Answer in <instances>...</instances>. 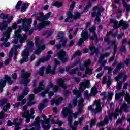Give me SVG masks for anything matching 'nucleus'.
Returning <instances> with one entry per match:
<instances>
[{
    "instance_id": "1",
    "label": "nucleus",
    "mask_w": 130,
    "mask_h": 130,
    "mask_svg": "<svg viewBox=\"0 0 130 130\" xmlns=\"http://www.w3.org/2000/svg\"><path fill=\"white\" fill-rule=\"evenodd\" d=\"M21 23H22V31L26 33H28L29 35L34 33V29H31V24H32V19L31 18H29L28 20L26 18H21L18 20L17 24H21Z\"/></svg>"
},
{
    "instance_id": "2",
    "label": "nucleus",
    "mask_w": 130,
    "mask_h": 130,
    "mask_svg": "<svg viewBox=\"0 0 130 130\" xmlns=\"http://www.w3.org/2000/svg\"><path fill=\"white\" fill-rule=\"evenodd\" d=\"M79 90L77 89L73 90L72 93L73 95H76L77 98H80L81 97V92H84V90L87 88H90V81L87 80L82 83L79 84Z\"/></svg>"
},
{
    "instance_id": "3",
    "label": "nucleus",
    "mask_w": 130,
    "mask_h": 130,
    "mask_svg": "<svg viewBox=\"0 0 130 130\" xmlns=\"http://www.w3.org/2000/svg\"><path fill=\"white\" fill-rule=\"evenodd\" d=\"M31 77V73H28L22 69L21 71V78L22 79V84H24V87H27L29 83H30V79L28 78Z\"/></svg>"
},
{
    "instance_id": "4",
    "label": "nucleus",
    "mask_w": 130,
    "mask_h": 130,
    "mask_svg": "<svg viewBox=\"0 0 130 130\" xmlns=\"http://www.w3.org/2000/svg\"><path fill=\"white\" fill-rule=\"evenodd\" d=\"M7 83H8V84L9 85H13V83H14V81L12 80L11 77L9 76L8 74L5 75L4 80H0V87L5 88Z\"/></svg>"
},
{
    "instance_id": "5",
    "label": "nucleus",
    "mask_w": 130,
    "mask_h": 130,
    "mask_svg": "<svg viewBox=\"0 0 130 130\" xmlns=\"http://www.w3.org/2000/svg\"><path fill=\"white\" fill-rule=\"evenodd\" d=\"M73 110L69 108L64 107L62 110V115L64 117H68V121H70L71 120H73V116H72V112Z\"/></svg>"
},
{
    "instance_id": "6",
    "label": "nucleus",
    "mask_w": 130,
    "mask_h": 130,
    "mask_svg": "<svg viewBox=\"0 0 130 130\" xmlns=\"http://www.w3.org/2000/svg\"><path fill=\"white\" fill-rule=\"evenodd\" d=\"M29 55H30V52L28 49H25L22 51L21 56L23 59H21L20 61V63L22 64L24 62H28L29 61Z\"/></svg>"
},
{
    "instance_id": "7",
    "label": "nucleus",
    "mask_w": 130,
    "mask_h": 130,
    "mask_svg": "<svg viewBox=\"0 0 130 130\" xmlns=\"http://www.w3.org/2000/svg\"><path fill=\"white\" fill-rule=\"evenodd\" d=\"M91 63H92V62L90 59H88L87 61H84L83 62V66L84 67H86L85 70L86 75H92V74H93V69L89 68V66H90Z\"/></svg>"
},
{
    "instance_id": "8",
    "label": "nucleus",
    "mask_w": 130,
    "mask_h": 130,
    "mask_svg": "<svg viewBox=\"0 0 130 130\" xmlns=\"http://www.w3.org/2000/svg\"><path fill=\"white\" fill-rule=\"evenodd\" d=\"M51 15V12H49L48 14L44 15L43 13H40V16H37V20L38 21H47L49 18H50V15Z\"/></svg>"
},
{
    "instance_id": "9",
    "label": "nucleus",
    "mask_w": 130,
    "mask_h": 130,
    "mask_svg": "<svg viewBox=\"0 0 130 130\" xmlns=\"http://www.w3.org/2000/svg\"><path fill=\"white\" fill-rule=\"evenodd\" d=\"M94 104L96 105L95 109L93 110L94 114H97V113H100L102 111V107H101V102L99 100H95L94 101Z\"/></svg>"
},
{
    "instance_id": "10",
    "label": "nucleus",
    "mask_w": 130,
    "mask_h": 130,
    "mask_svg": "<svg viewBox=\"0 0 130 130\" xmlns=\"http://www.w3.org/2000/svg\"><path fill=\"white\" fill-rule=\"evenodd\" d=\"M111 35L112 37L115 38L116 37V33H113V31H110L107 34V38L104 39V42H106L107 44H110L111 43V40L108 36Z\"/></svg>"
},
{
    "instance_id": "11",
    "label": "nucleus",
    "mask_w": 130,
    "mask_h": 130,
    "mask_svg": "<svg viewBox=\"0 0 130 130\" xmlns=\"http://www.w3.org/2000/svg\"><path fill=\"white\" fill-rule=\"evenodd\" d=\"M81 37L82 39L85 40V41H88L89 40V38L90 39V34H89V32L87 30V29H84L82 30L81 34Z\"/></svg>"
},
{
    "instance_id": "12",
    "label": "nucleus",
    "mask_w": 130,
    "mask_h": 130,
    "mask_svg": "<svg viewBox=\"0 0 130 130\" xmlns=\"http://www.w3.org/2000/svg\"><path fill=\"white\" fill-rule=\"evenodd\" d=\"M43 82H40L39 83V87H38L37 88H35L33 92L34 94H38V93H40L42 90H44V85H43Z\"/></svg>"
},
{
    "instance_id": "13",
    "label": "nucleus",
    "mask_w": 130,
    "mask_h": 130,
    "mask_svg": "<svg viewBox=\"0 0 130 130\" xmlns=\"http://www.w3.org/2000/svg\"><path fill=\"white\" fill-rule=\"evenodd\" d=\"M63 100V98L62 96H60L58 99H53L51 100V105H59L60 103Z\"/></svg>"
},
{
    "instance_id": "14",
    "label": "nucleus",
    "mask_w": 130,
    "mask_h": 130,
    "mask_svg": "<svg viewBox=\"0 0 130 130\" xmlns=\"http://www.w3.org/2000/svg\"><path fill=\"white\" fill-rule=\"evenodd\" d=\"M119 25L122 27L123 30H126L129 27V24L127 23V21H124L123 19H121L119 21Z\"/></svg>"
},
{
    "instance_id": "15",
    "label": "nucleus",
    "mask_w": 130,
    "mask_h": 130,
    "mask_svg": "<svg viewBox=\"0 0 130 130\" xmlns=\"http://www.w3.org/2000/svg\"><path fill=\"white\" fill-rule=\"evenodd\" d=\"M109 117L107 116H106L104 119L103 122H100V123L96 124V126L100 127V126H104L105 125H107L109 123V120L108 119Z\"/></svg>"
},
{
    "instance_id": "16",
    "label": "nucleus",
    "mask_w": 130,
    "mask_h": 130,
    "mask_svg": "<svg viewBox=\"0 0 130 130\" xmlns=\"http://www.w3.org/2000/svg\"><path fill=\"white\" fill-rule=\"evenodd\" d=\"M57 84L59 86V87L62 88V89H67L68 88V86H67L66 83H64V81L63 79H62V78H59L57 79Z\"/></svg>"
},
{
    "instance_id": "17",
    "label": "nucleus",
    "mask_w": 130,
    "mask_h": 130,
    "mask_svg": "<svg viewBox=\"0 0 130 130\" xmlns=\"http://www.w3.org/2000/svg\"><path fill=\"white\" fill-rule=\"evenodd\" d=\"M11 34L6 31L3 33V38H1V41H4L5 42H8V40L10 38Z\"/></svg>"
},
{
    "instance_id": "18",
    "label": "nucleus",
    "mask_w": 130,
    "mask_h": 130,
    "mask_svg": "<svg viewBox=\"0 0 130 130\" xmlns=\"http://www.w3.org/2000/svg\"><path fill=\"white\" fill-rule=\"evenodd\" d=\"M121 95V97H123V96H125V100L126 101V102H128V103L130 104V95L129 93L127 92L125 94V90H123L122 93H119Z\"/></svg>"
},
{
    "instance_id": "19",
    "label": "nucleus",
    "mask_w": 130,
    "mask_h": 130,
    "mask_svg": "<svg viewBox=\"0 0 130 130\" xmlns=\"http://www.w3.org/2000/svg\"><path fill=\"white\" fill-rule=\"evenodd\" d=\"M66 55H67V52L62 50H60L58 52H57L56 55H54V57L58 56L59 59H61V58H63V57H66Z\"/></svg>"
},
{
    "instance_id": "20",
    "label": "nucleus",
    "mask_w": 130,
    "mask_h": 130,
    "mask_svg": "<svg viewBox=\"0 0 130 130\" xmlns=\"http://www.w3.org/2000/svg\"><path fill=\"white\" fill-rule=\"evenodd\" d=\"M89 50L91 51V53L90 54V56H93L95 53H99V48H95L94 46L89 47Z\"/></svg>"
},
{
    "instance_id": "21",
    "label": "nucleus",
    "mask_w": 130,
    "mask_h": 130,
    "mask_svg": "<svg viewBox=\"0 0 130 130\" xmlns=\"http://www.w3.org/2000/svg\"><path fill=\"white\" fill-rule=\"evenodd\" d=\"M110 22L111 23L114 24L113 28L116 29V30H117L120 27V25L118 24V21L115 19H111Z\"/></svg>"
},
{
    "instance_id": "22",
    "label": "nucleus",
    "mask_w": 130,
    "mask_h": 130,
    "mask_svg": "<svg viewBox=\"0 0 130 130\" xmlns=\"http://www.w3.org/2000/svg\"><path fill=\"white\" fill-rule=\"evenodd\" d=\"M29 6H30V3L25 2L23 3L21 7V12L25 13L26 12V10L29 8Z\"/></svg>"
},
{
    "instance_id": "23",
    "label": "nucleus",
    "mask_w": 130,
    "mask_h": 130,
    "mask_svg": "<svg viewBox=\"0 0 130 130\" xmlns=\"http://www.w3.org/2000/svg\"><path fill=\"white\" fill-rule=\"evenodd\" d=\"M123 7L126 9V11L127 13H129L130 12V4H127L125 2V0H122Z\"/></svg>"
},
{
    "instance_id": "24",
    "label": "nucleus",
    "mask_w": 130,
    "mask_h": 130,
    "mask_svg": "<svg viewBox=\"0 0 130 130\" xmlns=\"http://www.w3.org/2000/svg\"><path fill=\"white\" fill-rule=\"evenodd\" d=\"M18 39L20 43H24L25 42V40H27V39H28V36H27L26 34H23V36H20L18 38Z\"/></svg>"
},
{
    "instance_id": "25",
    "label": "nucleus",
    "mask_w": 130,
    "mask_h": 130,
    "mask_svg": "<svg viewBox=\"0 0 130 130\" xmlns=\"http://www.w3.org/2000/svg\"><path fill=\"white\" fill-rule=\"evenodd\" d=\"M118 115H119V114H115L114 112H112L109 114V119L112 120L113 117L114 118V119H116Z\"/></svg>"
},
{
    "instance_id": "26",
    "label": "nucleus",
    "mask_w": 130,
    "mask_h": 130,
    "mask_svg": "<svg viewBox=\"0 0 130 130\" xmlns=\"http://www.w3.org/2000/svg\"><path fill=\"white\" fill-rule=\"evenodd\" d=\"M10 109H11V103H7V104L3 106L2 108V110H3L4 112H7V111H8Z\"/></svg>"
},
{
    "instance_id": "27",
    "label": "nucleus",
    "mask_w": 130,
    "mask_h": 130,
    "mask_svg": "<svg viewBox=\"0 0 130 130\" xmlns=\"http://www.w3.org/2000/svg\"><path fill=\"white\" fill-rule=\"evenodd\" d=\"M91 96H95L98 94V89L96 86L93 87L91 89Z\"/></svg>"
},
{
    "instance_id": "28",
    "label": "nucleus",
    "mask_w": 130,
    "mask_h": 130,
    "mask_svg": "<svg viewBox=\"0 0 130 130\" xmlns=\"http://www.w3.org/2000/svg\"><path fill=\"white\" fill-rule=\"evenodd\" d=\"M44 69H45L44 67H42L40 69V71L36 73V75H40L41 77H43L44 76Z\"/></svg>"
},
{
    "instance_id": "29",
    "label": "nucleus",
    "mask_w": 130,
    "mask_h": 130,
    "mask_svg": "<svg viewBox=\"0 0 130 130\" xmlns=\"http://www.w3.org/2000/svg\"><path fill=\"white\" fill-rule=\"evenodd\" d=\"M50 57H51V55L47 56L46 57L45 56H43L42 58H40V60H41V62L43 63L44 62L48 61V60L50 59Z\"/></svg>"
},
{
    "instance_id": "30",
    "label": "nucleus",
    "mask_w": 130,
    "mask_h": 130,
    "mask_svg": "<svg viewBox=\"0 0 130 130\" xmlns=\"http://www.w3.org/2000/svg\"><path fill=\"white\" fill-rule=\"evenodd\" d=\"M73 18L74 19V15H73V13L72 12H68L67 14V18L65 19L64 20V22L65 23H68L69 22V20L70 19Z\"/></svg>"
},
{
    "instance_id": "31",
    "label": "nucleus",
    "mask_w": 130,
    "mask_h": 130,
    "mask_svg": "<svg viewBox=\"0 0 130 130\" xmlns=\"http://www.w3.org/2000/svg\"><path fill=\"white\" fill-rule=\"evenodd\" d=\"M63 36H64V32L63 31H59L56 36V39L58 40L61 39V38H64Z\"/></svg>"
},
{
    "instance_id": "32",
    "label": "nucleus",
    "mask_w": 130,
    "mask_h": 130,
    "mask_svg": "<svg viewBox=\"0 0 130 130\" xmlns=\"http://www.w3.org/2000/svg\"><path fill=\"white\" fill-rule=\"evenodd\" d=\"M93 10V11H96V10H98V11H100L101 12H102L105 11V8L103 7H100L99 5H98L95 7H94Z\"/></svg>"
},
{
    "instance_id": "33",
    "label": "nucleus",
    "mask_w": 130,
    "mask_h": 130,
    "mask_svg": "<svg viewBox=\"0 0 130 130\" xmlns=\"http://www.w3.org/2000/svg\"><path fill=\"white\" fill-rule=\"evenodd\" d=\"M89 31L90 33H92L93 36H96L97 35V33H96V26L95 25H93L92 27L89 28Z\"/></svg>"
},
{
    "instance_id": "34",
    "label": "nucleus",
    "mask_w": 130,
    "mask_h": 130,
    "mask_svg": "<svg viewBox=\"0 0 130 130\" xmlns=\"http://www.w3.org/2000/svg\"><path fill=\"white\" fill-rule=\"evenodd\" d=\"M92 7V3L91 2H89L88 5H87L83 9L84 13H87L89 11V8Z\"/></svg>"
},
{
    "instance_id": "35",
    "label": "nucleus",
    "mask_w": 130,
    "mask_h": 130,
    "mask_svg": "<svg viewBox=\"0 0 130 130\" xmlns=\"http://www.w3.org/2000/svg\"><path fill=\"white\" fill-rule=\"evenodd\" d=\"M47 106L46 105L41 103L39 104L38 108L40 111H42V110H43V109H44V108H45V107Z\"/></svg>"
},
{
    "instance_id": "36",
    "label": "nucleus",
    "mask_w": 130,
    "mask_h": 130,
    "mask_svg": "<svg viewBox=\"0 0 130 130\" xmlns=\"http://www.w3.org/2000/svg\"><path fill=\"white\" fill-rule=\"evenodd\" d=\"M29 92H30V89L28 87H26L21 94L25 97V96H27L29 94Z\"/></svg>"
},
{
    "instance_id": "37",
    "label": "nucleus",
    "mask_w": 130,
    "mask_h": 130,
    "mask_svg": "<svg viewBox=\"0 0 130 130\" xmlns=\"http://www.w3.org/2000/svg\"><path fill=\"white\" fill-rule=\"evenodd\" d=\"M62 2L57 1L53 4V6H54L56 8H61V7H62Z\"/></svg>"
},
{
    "instance_id": "38",
    "label": "nucleus",
    "mask_w": 130,
    "mask_h": 130,
    "mask_svg": "<svg viewBox=\"0 0 130 130\" xmlns=\"http://www.w3.org/2000/svg\"><path fill=\"white\" fill-rule=\"evenodd\" d=\"M79 19H81V13L80 12H77L73 15V20H78Z\"/></svg>"
},
{
    "instance_id": "39",
    "label": "nucleus",
    "mask_w": 130,
    "mask_h": 130,
    "mask_svg": "<svg viewBox=\"0 0 130 130\" xmlns=\"http://www.w3.org/2000/svg\"><path fill=\"white\" fill-rule=\"evenodd\" d=\"M22 30H17L15 32V37L14 38H18L20 36H22Z\"/></svg>"
},
{
    "instance_id": "40",
    "label": "nucleus",
    "mask_w": 130,
    "mask_h": 130,
    "mask_svg": "<svg viewBox=\"0 0 130 130\" xmlns=\"http://www.w3.org/2000/svg\"><path fill=\"white\" fill-rule=\"evenodd\" d=\"M40 38L39 37L37 36L35 37V45L36 47H40V43H39V40Z\"/></svg>"
},
{
    "instance_id": "41",
    "label": "nucleus",
    "mask_w": 130,
    "mask_h": 130,
    "mask_svg": "<svg viewBox=\"0 0 130 130\" xmlns=\"http://www.w3.org/2000/svg\"><path fill=\"white\" fill-rule=\"evenodd\" d=\"M8 102V99L4 98L0 100V106H3L5 104H7Z\"/></svg>"
},
{
    "instance_id": "42",
    "label": "nucleus",
    "mask_w": 130,
    "mask_h": 130,
    "mask_svg": "<svg viewBox=\"0 0 130 130\" xmlns=\"http://www.w3.org/2000/svg\"><path fill=\"white\" fill-rule=\"evenodd\" d=\"M40 22H42V23H43V25L45 28V27L50 25V21L48 20L40 21Z\"/></svg>"
},
{
    "instance_id": "43",
    "label": "nucleus",
    "mask_w": 130,
    "mask_h": 130,
    "mask_svg": "<svg viewBox=\"0 0 130 130\" xmlns=\"http://www.w3.org/2000/svg\"><path fill=\"white\" fill-rule=\"evenodd\" d=\"M22 3L23 2H22L21 0L18 1L15 7L16 10H20V8L22 6Z\"/></svg>"
},
{
    "instance_id": "44",
    "label": "nucleus",
    "mask_w": 130,
    "mask_h": 130,
    "mask_svg": "<svg viewBox=\"0 0 130 130\" xmlns=\"http://www.w3.org/2000/svg\"><path fill=\"white\" fill-rule=\"evenodd\" d=\"M9 16H10V15L9 14L5 15L3 13H2L0 14V19H2V20H6V19H8Z\"/></svg>"
},
{
    "instance_id": "45",
    "label": "nucleus",
    "mask_w": 130,
    "mask_h": 130,
    "mask_svg": "<svg viewBox=\"0 0 130 130\" xmlns=\"http://www.w3.org/2000/svg\"><path fill=\"white\" fill-rule=\"evenodd\" d=\"M125 67V64H124V63H123L122 62H120V63H118L116 68L120 70V69H124Z\"/></svg>"
},
{
    "instance_id": "46",
    "label": "nucleus",
    "mask_w": 130,
    "mask_h": 130,
    "mask_svg": "<svg viewBox=\"0 0 130 130\" xmlns=\"http://www.w3.org/2000/svg\"><path fill=\"white\" fill-rule=\"evenodd\" d=\"M60 42H62L61 46L63 47H64L66 45H67V42H68V40L66 38H61V39L60 40Z\"/></svg>"
},
{
    "instance_id": "47",
    "label": "nucleus",
    "mask_w": 130,
    "mask_h": 130,
    "mask_svg": "<svg viewBox=\"0 0 130 130\" xmlns=\"http://www.w3.org/2000/svg\"><path fill=\"white\" fill-rule=\"evenodd\" d=\"M69 125L72 130H77V127H75V126H73V120L68 121Z\"/></svg>"
},
{
    "instance_id": "48",
    "label": "nucleus",
    "mask_w": 130,
    "mask_h": 130,
    "mask_svg": "<svg viewBox=\"0 0 130 130\" xmlns=\"http://www.w3.org/2000/svg\"><path fill=\"white\" fill-rule=\"evenodd\" d=\"M90 40H95V42L97 43L98 41H99V39H98V36L96 35V36H91L90 37Z\"/></svg>"
},
{
    "instance_id": "49",
    "label": "nucleus",
    "mask_w": 130,
    "mask_h": 130,
    "mask_svg": "<svg viewBox=\"0 0 130 130\" xmlns=\"http://www.w3.org/2000/svg\"><path fill=\"white\" fill-rule=\"evenodd\" d=\"M112 79H111V76H108V81L107 82V85L108 87L111 86V84H112Z\"/></svg>"
},
{
    "instance_id": "50",
    "label": "nucleus",
    "mask_w": 130,
    "mask_h": 130,
    "mask_svg": "<svg viewBox=\"0 0 130 130\" xmlns=\"http://www.w3.org/2000/svg\"><path fill=\"white\" fill-rule=\"evenodd\" d=\"M120 52H123L124 53H126L127 50L125 46L122 45L119 49Z\"/></svg>"
},
{
    "instance_id": "51",
    "label": "nucleus",
    "mask_w": 130,
    "mask_h": 130,
    "mask_svg": "<svg viewBox=\"0 0 130 130\" xmlns=\"http://www.w3.org/2000/svg\"><path fill=\"white\" fill-rule=\"evenodd\" d=\"M86 40H84L82 38H80L78 42H77V44L79 46L81 47L83 45L84 42H85Z\"/></svg>"
},
{
    "instance_id": "52",
    "label": "nucleus",
    "mask_w": 130,
    "mask_h": 130,
    "mask_svg": "<svg viewBox=\"0 0 130 130\" xmlns=\"http://www.w3.org/2000/svg\"><path fill=\"white\" fill-rule=\"evenodd\" d=\"M78 70H79V68H76L72 70V71H69V74L70 75H75L77 74V72L78 71Z\"/></svg>"
},
{
    "instance_id": "53",
    "label": "nucleus",
    "mask_w": 130,
    "mask_h": 130,
    "mask_svg": "<svg viewBox=\"0 0 130 130\" xmlns=\"http://www.w3.org/2000/svg\"><path fill=\"white\" fill-rule=\"evenodd\" d=\"M28 101H34L35 100V95L33 94H29L27 98Z\"/></svg>"
},
{
    "instance_id": "54",
    "label": "nucleus",
    "mask_w": 130,
    "mask_h": 130,
    "mask_svg": "<svg viewBox=\"0 0 130 130\" xmlns=\"http://www.w3.org/2000/svg\"><path fill=\"white\" fill-rule=\"evenodd\" d=\"M97 121V119L94 118L91 120L90 122V127H93L94 125H96V122Z\"/></svg>"
},
{
    "instance_id": "55",
    "label": "nucleus",
    "mask_w": 130,
    "mask_h": 130,
    "mask_svg": "<svg viewBox=\"0 0 130 130\" xmlns=\"http://www.w3.org/2000/svg\"><path fill=\"white\" fill-rule=\"evenodd\" d=\"M52 89L54 93H57L58 92V90H59V87L57 85H54Z\"/></svg>"
},
{
    "instance_id": "56",
    "label": "nucleus",
    "mask_w": 130,
    "mask_h": 130,
    "mask_svg": "<svg viewBox=\"0 0 130 130\" xmlns=\"http://www.w3.org/2000/svg\"><path fill=\"white\" fill-rule=\"evenodd\" d=\"M122 109L124 111H126L127 110V108H128V106L126 103H124L121 106Z\"/></svg>"
},
{
    "instance_id": "57",
    "label": "nucleus",
    "mask_w": 130,
    "mask_h": 130,
    "mask_svg": "<svg viewBox=\"0 0 130 130\" xmlns=\"http://www.w3.org/2000/svg\"><path fill=\"white\" fill-rule=\"evenodd\" d=\"M51 72V66L50 65H48L46 69V74L48 75Z\"/></svg>"
},
{
    "instance_id": "58",
    "label": "nucleus",
    "mask_w": 130,
    "mask_h": 130,
    "mask_svg": "<svg viewBox=\"0 0 130 130\" xmlns=\"http://www.w3.org/2000/svg\"><path fill=\"white\" fill-rule=\"evenodd\" d=\"M10 51H11L12 53H13L14 54L15 53H18V50L17 49V48L15 47V46H14L11 50H10Z\"/></svg>"
},
{
    "instance_id": "59",
    "label": "nucleus",
    "mask_w": 130,
    "mask_h": 130,
    "mask_svg": "<svg viewBox=\"0 0 130 130\" xmlns=\"http://www.w3.org/2000/svg\"><path fill=\"white\" fill-rule=\"evenodd\" d=\"M112 97H113V92H108V99H109V100H112Z\"/></svg>"
},
{
    "instance_id": "60",
    "label": "nucleus",
    "mask_w": 130,
    "mask_h": 130,
    "mask_svg": "<svg viewBox=\"0 0 130 130\" xmlns=\"http://www.w3.org/2000/svg\"><path fill=\"white\" fill-rule=\"evenodd\" d=\"M37 28L39 30V31H41V30L43 29L44 27V25H43V24L42 22H41L39 25L37 26Z\"/></svg>"
},
{
    "instance_id": "61",
    "label": "nucleus",
    "mask_w": 130,
    "mask_h": 130,
    "mask_svg": "<svg viewBox=\"0 0 130 130\" xmlns=\"http://www.w3.org/2000/svg\"><path fill=\"white\" fill-rule=\"evenodd\" d=\"M43 128L44 130H49V129H50V124H48L46 125H43Z\"/></svg>"
},
{
    "instance_id": "62",
    "label": "nucleus",
    "mask_w": 130,
    "mask_h": 130,
    "mask_svg": "<svg viewBox=\"0 0 130 130\" xmlns=\"http://www.w3.org/2000/svg\"><path fill=\"white\" fill-rule=\"evenodd\" d=\"M79 63H81V61H80V59L76 60L72 65V68L73 67H75L76 66H78Z\"/></svg>"
},
{
    "instance_id": "63",
    "label": "nucleus",
    "mask_w": 130,
    "mask_h": 130,
    "mask_svg": "<svg viewBox=\"0 0 130 130\" xmlns=\"http://www.w3.org/2000/svg\"><path fill=\"white\" fill-rule=\"evenodd\" d=\"M29 115V111H24V112L22 114V117L24 118H27V116Z\"/></svg>"
},
{
    "instance_id": "64",
    "label": "nucleus",
    "mask_w": 130,
    "mask_h": 130,
    "mask_svg": "<svg viewBox=\"0 0 130 130\" xmlns=\"http://www.w3.org/2000/svg\"><path fill=\"white\" fill-rule=\"evenodd\" d=\"M83 106H84V104H83L82 101H80L78 102V108H80L81 109H83Z\"/></svg>"
}]
</instances>
